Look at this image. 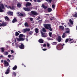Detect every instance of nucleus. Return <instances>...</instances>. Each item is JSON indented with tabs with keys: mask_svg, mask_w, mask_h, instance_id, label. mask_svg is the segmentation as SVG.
Instances as JSON below:
<instances>
[{
	"mask_svg": "<svg viewBox=\"0 0 77 77\" xmlns=\"http://www.w3.org/2000/svg\"><path fill=\"white\" fill-rule=\"evenodd\" d=\"M47 46L48 47H49L50 46V44H49L48 43H47Z\"/></svg>",
	"mask_w": 77,
	"mask_h": 77,
	"instance_id": "nucleus-49",
	"label": "nucleus"
},
{
	"mask_svg": "<svg viewBox=\"0 0 77 77\" xmlns=\"http://www.w3.org/2000/svg\"><path fill=\"white\" fill-rule=\"evenodd\" d=\"M42 20H40L38 21V22H42Z\"/></svg>",
	"mask_w": 77,
	"mask_h": 77,
	"instance_id": "nucleus-55",
	"label": "nucleus"
},
{
	"mask_svg": "<svg viewBox=\"0 0 77 77\" xmlns=\"http://www.w3.org/2000/svg\"><path fill=\"white\" fill-rule=\"evenodd\" d=\"M44 27L46 29L49 30L50 31H52V29L51 27V25L50 24H45L44 25Z\"/></svg>",
	"mask_w": 77,
	"mask_h": 77,
	"instance_id": "nucleus-2",
	"label": "nucleus"
},
{
	"mask_svg": "<svg viewBox=\"0 0 77 77\" xmlns=\"http://www.w3.org/2000/svg\"><path fill=\"white\" fill-rule=\"evenodd\" d=\"M32 14V15H38V14H39L37 12H36L35 11H32L31 12Z\"/></svg>",
	"mask_w": 77,
	"mask_h": 77,
	"instance_id": "nucleus-8",
	"label": "nucleus"
},
{
	"mask_svg": "<svg viewBox=\"0 0 77 77\" xmlns=\"http://www.w3.org/2000/svg\"><path fill=\"white\" fill-rule=\"evenodd\" d=\"M33 33V32L32 31H30L29 32V34L30 35H32Z\"/></svg>",
	"mask_w": 77,
	"mask_h": 77,
	"instance_id": "nucleus-38",
	"label": "nucleus"
},
{
	"mask_svg": "<svg viewBox=\"0 0 77 77\" xmlns=\"http://www.w3.org/2000/svg\"><path fill=\"white\" fill-rule=\"evenodd\" d=\"M15 22H17V20L16 19V18L14 17L12 21V23H15Z\"/></svg>",
	"mask_w": 77,
	"mask_h": 77,
	"instance_id": "nucleus-18",
	"label": "nucleus"
},
{
	"mask_svg": "<svg viewBox=\"0 0 77 77\" xmlns=\"http://www.w3.org/2000/svg\"><path fill=\"white\" fill-rule=\"evenodd\" d=\"M16 48H20V45L17 44V43H16Z\"/></svg>",
	"mask_w": 77,
	"mask_h": 77,
	"instance_id": "nucleus-28",
	"label": "nucleus"
},
{
	"mask_svg": "<svg viewBox=\"0 0 77 77\" xmlns=\"http://www.w3.org/2000/svg\"><path fill=\"white\" fill-rule=\"evenodd\" d=\"M32 4H31V3L29 2H28L26 3V7H27L28 6H30Z\"/></svg>",
	"mask_w": 77,
	"mask_h": 77,
	"instance_id": "nucleus-15",
	"label": "nucleus"
},
{
	"mask_svg": "<svg viewBox=\"0 0 77 77\" xmlns=\"http://www.w3.org/2000/svg\"><path fill=\"white\" fill-rule=\"evenodd\" d=\"M1 50H2V52H4V51H5V50L4 49V48H1Z\"/></svg>",
	"mask_w": 77,
	"mask_h": 77,
	"instance_id": "nucleus-44",
	"label": "nucleus"
},
{
	"mask_svg": "<svg viewBox=\"0 0 77 77\" xmlns=\"http://www.w3.org/2000/svg\"><path fill=\"white\" fill-rule=\"evenodd\" d=\"M49 35L50 36V37H52V36L51 35H52V32H49Z\"/></svg>",
	"mask_w": 77,
	"mask_h": 77,
	"instance_id": "nucleus-39",
	"label": "nucleus"
},
{
	"mask_svg": "<svg viewBox=\"0 0 77 77\" xmlns=\"http://www.w3.org/2000/svg\"><path fill=\"white\" fill-rule=\"evenodd\" d=\"M59 29H61L62 30H64V27L62 26H60L59 27Z\"/></svg>",
	"mask_w": 77,
	"mask_h": 77,
	"instance_id": "nucleus-22",
	"label": "nucleus"
},
{
	"mask_svg": "<svg viewBox=\"0 0 77 77\" xmlns=\"http://www.w3.org/2000/svg\"><path fill=\"white\" fill-rule=\"evenodd\" d=\"M5 19L6 20V21H9V19L8 16H6L5 17Z\"/></svg>",
	"mask_w": 77,
	"mask_h": 77,
	"instance_id": "nucleus-25",
	"label": "nucleus"
},
{
	"mask_svg": "<svg viewBox=\"0 0 77 77\" xmlns=\"http://www.w3.org/2000/svg\"><path fill=\"white\" fill-rule=\"evenodd\" d=\"M47 39H48V40H53V39H51L50 38H48Z\"/></svg>",
	"mask_w": 77,
	"mask_h": 77,
	"instance_id": "nucleus-50",
	"label": "nucleus"
},
{
	"mask_svg": "<svg viewBox=\"0 0 77 77\" xmlns=\"http://www.w3.org/2000/svg\"><path fill=\"white\" fill-rule=\"evenodd\" d=\"M65 29L66 30V31L64 33H63L62 36L63 38H65L66 35L65 34H66V33H69V32H70V29L69 28H66Z\"/></svg>",
	"mask_w": 77,
	"mask_h": 77,
	"instance_id": "nucleus-1",
	"label": "nucleus"
},
{
	"mask_svg": "<svg viewBox=\"0 0 77 77\" xmlns=\"http://www.w3.org/2000/svg\"><path fill=\"white\" fill-rule=\"evenodd\" d=\"M19 35H20V34L18 32H15V35L16 36H18Z\"/></svg>",
	"mask_w": 77,
	"mask_h": 77,
	"instance_id": "nucleus-33",
	"label": "nucleus"
},
{
	"mask_svg": "<svg viewBox=\"0 0 77 77\" xmlns=\"http://www.w3.org/2000/svg\"><path fill=\"white\" fill-rule=\"evenodd\" d=\"M57 48L58 50H62L63 48V46H62V44L61 43L58 44L56 47Z\"/></svg>",
	"mask_w": 77,
	"mask_h": 77,
	"instance_id": "nucleus-3",
	"label": "nucleus"
},
{
	"mask_svg": "<svg viewBox=\"0 0 77 77\" xmlns=\"http://www.w3.org/2000/svg\"><path fill=\"white\" fill-rule=\"evenodd\" d=\"M42 37H44V38H45V37H46V36L44 35L43 34H42Z\"/></svg>",
	"mask_w": 77,
	"mask_h": 77,
	"instance_id": "nucleus-46",
	"label": "nucleus"
},
{
	"mask_svg": "<svg viewBox=\"0 0 77 77\" xmlns=\"http://www.w3.org/2000/svg\"><path fill=\"white\" fill-rule=\"evenodd\" d=\"M30 30V28H26L25 29H23V32L24 33H26L27 32H29Z\"/></svg>",
	"mask_w": 77,
	"mask_h": 77,
	"instance_id": "nucleus-11",
	"label": "nucleus"
},
{
	"mask_svg": "<svg viewBox=\"0 0 77 77\" xmlns=\"http://www.w3.org/2000/svg\"><path fill=\"white\" fill-rule=\"evenodd\" d=\"M29 19L31 21H33V18H30Z\"/></svg>",
	"mask_w": 77,
	"mask_h": 77,
	"instance_id": "nucleus-51",
	"label": "nucleus"
},
{
	"mask_svg": "<svg viewBox=\"0 0 77 77\" xmlns=\"http://www.w3.org/2000/svg\"><path fill=\"white\" fill-rule=\"evenodd\" d=\"M57 41L58 42H60L62 41V38H61V36H60L59 35L58 36Z\"/></svg>",
	"mask_w": 77,
	"mask_h": 77,
	"instance_id": "nucleus-10",
	"label": "nucleus"
},
{
	"mask_svg": "<svg viewBox=\"0 0 77 77\" xmlns=\"http://www.w3.org/2000/svg\"><path fill=\"white\" fill-rule=\"evenodd\" d=\"M61 24L62 25H64V23H62Z\"/></svg>",
	"mask_w": 77,
	"mask_h": 77,
	"instance_id": "nucleus-62",
	"label": "nucleus"
},
{
	"mask_svg": "<svg viewBox=\"0 0 77 77\" xmlns=\"http://www.w3.org/2000/svg\"><path fill=\"white\" fill-rule=\"evenodd\" d=\"M34 30L36 33H38L39 32V29L38 28H35Z\"/></svg>",
	"mask_w": 77,
	"mask_h": 77,
	"instance_id": "nucleus-17",
	"label": "nucleus"
},
{
	"mask_svg": "<svg viewBox=\"0 0 77 77\" xmlns=\"http://www.w3.org/2000/svg\"><path fill=\"white\" fill-rule=\"evenodd\" d=\"M41 7L42 8H44V9H47V7L45 6V5H44V4H42Z\"/></svg>",
	"mask_w": 77,
	"mask_h": 77,
	"instance_id": "nucleus-20",
	"label": "nucleus"
},
{
	"mask_svg": "<svg viewBox=\"0 0 77 77\" xmlns=\"http://www.w3.org/2000/svg\"><path fill=\"white\" fill-rule=\"evenodd\" d=\"M7 25V23L6 22H5L4 21H2V24L0 23V27H5V26H6Z\"/></svg>",
	"mask_w": 77,
	"mask_h": 77,
	"instance_id": "nucleus-5",
	"label": "nucleus"
},
{
	"mask_svg": "<svg viewBox=\"0 0 77 77\" xmlns=\"http://www.w3.org/2000/svg\"><path fill=\"white\" fill-rule=\"evenodd\" d=\"M29 0H25V1H26V2H29Z\"/></svg>",
	"mask_w": 77,
	"mask_h": 77,
	"instance_id": "nucleus-63",
	"label": "nucleus"
},
{
	"mask_svg": "<svg viewBox=\"0 0 77 77\" xmlns=\"http://www.w3.org/2000/svg\"><path fill=\"white\" fill-rule=\"evenodd\" d=\"M34 2H38V3H40V2H41V1L40 0H37V1L36 0H34Z\"/></svg>",
	"mask_w": 77,
	"mask_h": 77,
	"instance_id": "nucleus-32",
	"label": "nucleus"
},
{
	"mask_svg": "<svg viewBox=\"0 0 77 77\" xmlns=\"http://www.w3.org/2000/svg\"><path fill=\"white\" fill-rule=\"evenodd\" d=\"M23 9L25 11H26L27 12H29V11H30V8H25L23 7Z\"/></svg>",
	"mask_w": 77,
	"mask_h": 77,
	"instance_id": "nucleus-7",
	"label": "nucleus"
},
{
	"mask_svg": "<svg viewBox=\"0 0 77 77\" xmlns=\"http://www.w3.org/2000/svg\"><path fill=\"white\" fill-rule=\"evenodd\" d=\"M4 65L5 67L6 66H8L9 65V63L7 61L5 60L4 61Z\"/></svg>",
	"mask_w": 77,
	"mask_h": 77,
	"instance_id": "nucleus-6",
	"label": "nucleus"
},
{
	"mask_svg": "<svg viewBox=\"0 0 77 77\" xmlns=\"http://www.w3.org/2000/svg\"><path fill=\"white\" fill-rule=\"evenodd\" d=\"M18 8H21V5L20 3H18L17 5Z\"/></svg>",
	"mask_w": 77,
	"mask_h": 77,
	"instance_id": "nucleus-29",
	"label": "nucleus"
},
{
	"mask_svg": "<svg viewBox=\"0 0 77 77\" xmlns=\"http://www.w3.org/2000/svg\"><path fill=\"white\" fill-rule=\"evenodd\" d=\"M2 9H5V7L3 4H0V12H3L4 11Z\"/></svg>",
	"mask_w": 77,
	"mask_h": 77,
	"instance_id": "nucleus-4",
	"label": "nucleus"
},
{
	"mask_svg": "<svg viewBox=\"0 0 77 77\" xmlns=\"http://www.w3.org/2000/svg\"><path fill=\"white\" fill-rule=\"evenodd\" d=\"M63 45H65V44H62V46H63Z\"/></svg>",
	"mask_w": 77,
	"mask_h": 77,
	"instance_id": "nucleus-59",
	"label": "nucleus"
},
{
	"mask_svg": "<svg viewBox=\"0 0 77 77\" xmlns=\"http://www.w3.org/2000/svg\"><path fill=\"white\" fill-rule=\"evenodd\" d=\"M69 22L70 24H72V25H73V21H72L71 19H70L69 20Z\"/></svg>",
	"mask_w": 77,
	"mask_h": 77,
	"instance_id": "nucleus-31",
	"label": "nucleus"
},
{
	"mask_svg": "<svg viewBox=\"0 0 77 77\" xmlns=\"http://www.w3.org/2000/svg\"><path fill=\"white\" fill-rule=\"evenodd\" d=\"M41 19V17H38L37 19V20H40Z\"/></svg>",
	"mask_w": 77,
	"mask_h": 77,
	"instance_id": "nucleus-48",
	"label": "nucleus"
},
{
	"mask_svg": "<svg viewBox=\"0 0 77 77\" xmlns=\"http://www.w3.org/2000/svg\"><path fill=\"white\" fill-rule=\"evenodd\" d=\"M24 45H23V44H22V43H21V44L20 45V49H24Z\"/></svg>",
	"mask_w": 77,
	"mask_h": 77,
	"instance_id": "nucleus-12",
	"label": "nucleus"
},
{
	"mask_svg": "<svg viewBox=\"0 0 77 77\" xmlns=\"http://www.w3.org/2000/svg\"><path fill=\"white\" fill-rule=\"evenodd\" d=\"M1 62L2 63H3V60H2L1 61Z\"/></svg>",
	"mask_w": 77,
	"mask_h": 77,
	"instance_id": "nucleus-57",
	"label": "nucleus"
},
{
	"mask_svg": "<svg viewBox=\"0 0 77 77\" xmlns=\"http://www.w3.org/2000/svg\"><path fill=\"white\" fill-rule=\"evenodd\" d=\"M47 45H46V44H45L43 45V47H46Z\"/></svg>",
	"mask_w": 77,
	"mask_h": 77,
	"instance_id": "nucleus-45",
	"label": "nucleus"
},
{
	"mask_svg": "<svg viewBox=\"0 0 77 77\" xmlns=\"http://www.w3.org/2000/svg\"><path fill=\"white\" fill-rule=\"evenodd\" d=\"M48 12H51V11H52V9L51 8H48Z\"/></svg>",
	"mask_w": 77,
	"mask_h": 77,
	"instance_id": "nucleus-23",
	"label": "nucleus"
},
{
	"mask_svg": "<svg viewBox=\"0 0 77 77\" xmlns=\"http://www.w3.org/2000/svg\"><path fill=\"white\" fill-rule=\"evenodd\" d=\"M15 9V6H12V7H11V9H12V10L13 9Z\"/></svg>",
	"mask_w": 77,
	"mask_h": 77,
	"instance_id": "nucleus-42",
	"label": "nucleus"
},
{
	"mask_svg": "<svg viewBox=\"0 0 77 77\" xmlns=\"http://www.w3.org/2000/svg\"><path fill=\"white\" fill-rule=\"evenodd\" d=\"M17 14L19 16H20V17H23L24 15L23 14L21 13H17Z\"/></svg>",
	"mask_w": 77,
	"mask_h": 77,
	"instance_id": "nucleus-19",
	"label": "nucleus"
},
{
	"mask_svg": "<svg viewBox=\"0 0 77 77\" xmlns=\"http://www.w3.org/2000/svg\"><path fill=\"white\" fill-rule=\"evenodd\" d=\"M72 40H74V39H71L70 38H66L65 42L66 43H67V42H68V41H69V42H70V41H72Z\"/></svg>",
	"mask_w": 77,
	"mask_h": 77,
	"instance_id": "nucleus-9",
	"label": "nucleus"
},
{
	"mask_svg": "<svg viewBox=\"0 0 77 77\" xmlns=\"http://www.w3.org/2000/svg\"><path fill=\"white\" fill-rule=\"evenodd\" d=\"M25 26L26 27H28L29 26V25L27 22L25 23Z\"/></svg>",
	"mask_w": 77,
	"mask_h": 77,
	"instance_id": "nucleus-35",
	"label": "nucleus"
},
{
	"mask_svg": "<svg viewBox=\"0 0 77 77\" xmlns=\"http://www.w3.org/2000/svg\"><path fill=\"white\" fill-rule=\"evenodd\" d=\"M3 57V55H1V56H0V58H1V57Z\"/></svg>",
	"mask_w": 77,
	"mask_h": 77,
	"instance_id": "nucleus-60",
	"label": "nucleus"
},
{
	"mask_svg": "<svg viewBox=\"0 0 77 77\" xmlns=\"http://www.w3.org/2000/svg\"><path fill=\"white\" fill-rule=\"evenodd\" d=\"M12 74L13 75H14V76H16V75H17V73L15 72H13Z\"/></svg>",
	"mask_w": 77,
	"mask_h": 77,
	"instance_id": "nucleus-37",
	"label": "nucleus"
},
{
	"mask_svg": "<svg viewBox=\"0 0 77 77\" xmlns=\"http://www.w3.org/2000/svg\"><path fill=\"white\" fill-rule=\"evenodd\" d=\"M11 60L12 59H14V56H12L11 57Z\"/></svg>",
	"mask_w": 77,
	"mask_h": 77,
	"instance_id": "nucleus-43",
	"label": "nucleus"
},
{
	"mask_svg": "<svg viewBox=\"0 0 77 77\" xmlns=\"http://www.w3.org/2000/svg\"><path fill=\"white\" fill-rule=\"evenodd\" d=\"M26 41H28V38H26Z\"/></svg>",
	"mask_w": 77,
	"mask_h": 77,
	"instance_id": "nucleus-58",
	"label": "nucleus"
},
{
	"mask_svg": "<svg viewBox=\"0 0 77 77\" xmlns=\"http://www.w3.org/2000/svg\"><path fill=\"white\" fill-rule=\"evenodd\" d=\"M25 39V38H20L18 39V41H24V40Z\"/></svg>",
	"mask_w": 77,
	"mask_h": 77,
	"instance_id": "nucleus-21",
	"label": "nucleus"
},
{
	"mask_svg": "<svg viewBox=\"0 0 77 77\" xmlns=\"http://www.w3.org/2000/svg\"><path fill=\"white\" fill-rule=\"evenodd\" d=\"M23 36L24 35L23 34H20L19 36V38H23Z\"/></svg>",
	"mask_w": 77,
	"mask_h": 77,
	"instance_id": "nucleus-27",
	"label": "nucleus"
},
{
	"mask_svg": "<svg viewBox=\"0 0 77 77\" xmlns=\"http://www.w3.org/2000/svg\"><path fill=\"white\" fill-rule=\"evenodd\" d=\"M56 6V5L54 4H53L52 5V7L53 9H54V8H55V7Z\"/></svg>",
	"mask_w": 77,
	"mask_h": 77,
	"instance_id": "nucleus-41",
	"label": "nucleus"
},
{
	"mask_svg": "<svg viewBox=\"0 0 77 77\" xmlns=\"http://www.w3.org/2000/svg\"><path fill=\"white\" fill-rule=\"evenodd\" d=\"M38 42L39 43H40V44H42L44 42V41H43L42 39L40 38Z\"/></svg>",
	"mask_w": 77,
	"mask_h": 77,
	"instance_id": "nucleus-16",
	"label": "nucleus"
},
{
	"mask_svg": "<svg viewBox=\"0 0 77 77\" xmlns=\"http://www.w3.org/2000/svg\"><path fill=\"white\" fill-rule=\"evenodd\" d=\"M11 53H14V51L11 50Z\"/></svg>",
	"mask_w": 77,
	"mask_h": 77,
	"instance_id": "nucleus-54",
	"label": "nucleus"
},
{
	"mask_svg": "<svg viewBox=\"0 0 77 77\" xmlns=\"http://www.w3.org/2000/svg\"><path fill=\"white\" fill-rule=\"evenodd\" d=\"M42 32H46V30H45V28H42Z\"/></svg>",
	"mask_w": 77,
	"mask_h": 77,
	"instance_id": "nucleus-36",
	"label": "nucleus"
},
{
	"mask_svg": "<svg viewBox=\"0 0 77 77\" xmlns=\"http://www.w3.org/2000/svg\"><path fill=\"white\" fill-rule=\"evenodd\" d=\"M10 68L8 67V69H7V71L5 72V74H8L9 73V71H10Z\"/></svg>",
	"mask_w": 77,
	"mask_h": 77,
	"instance_id": "nucleus-13",
	"label": "nucleus"
},
{
	"mask_svg": "<svg viewBox=\"0 0 77 77\" xmlns=\"http://www.w3.org/2000/svg\"><path fill=\"white\" fill-rule=\"evenodd\" d=\"M8 54H9L8 52H5V53H4V55L5 56H7V55H8Z\"/></svg>",
	"mask_w": 77,
	"mask_h": 77,
	"instance_id": "nucleus-40",
	"label": "nucleus"
},
{
	"mask_svg": "<svg viewBox=\"0 0 77 77\" xmlns=\"http://www.w3.org/2000/svg\"><path fill=\"white\" fill-rule=\"evenodd\" d=\"M50 20H51V21H52V20H53L52 19V18H50Z\"/></svg>",
	"mask_w": 77,
	"mask_h": 77,
	"instance_id": "nucleus-64",
	"label": "nucleus"
},
{
	"mask_svg": "<svg viewBox=\"0 0 77 77\" xmlns=\"http://www.w3.org/2000/svg\"><path fill=\"white\" fill-rule=\"evenodd\" d=\"M73 16L74 17H77V13L75 12L73 15Z\"/></svg>",
	"mask_w": 77,
	"mask_h": 77,
	"instance_id": "nucleus-24",
	"label": "nucleus"
},
{
	"mask_svg": "<svg viewBox=\"0 0 77 77\" xmlns=\"http://www.w3.org/2000/svg\"><path fill=\"white\" fill-rule=\"evenodd\" d=\"M7 60L8 61V62H10V60H9V59H8Z\"/></svg>",
	"mask_w": 77,
	"mask_h": 77,
	"instance_id": "nucleus-56",
	"label": "nucleus"
},
{
	"mask_svg": "<svg viewBox=\"0 0 77 77\" xmlns=\"http://www.w3.org/2000/svg\"><path fill=\"white\" fill-rule=\"evenodd\" d=\"M57 44V42H54L52 43V45H56Z\"/></svg>",
	"mask_w": 77,
	"mask_h": 77,
	"instance_id": "nucleus-30",
	"label": "nucleus"
},
{
	"mask_svg": "<svg viewBox=\"0 0 77 77\" xmlns=\"http://www.w3.org/2000/svg\"><path fill=\"white\" fill-rule=\"evenodd\" d=\"M7 8H8V9H11V6H8L7 7Z\"/></svg>",
	"mask_w": 77,
	"mask_h": 77,
	"instance_id": "nucleus-47",
	"label": "nucleus"
},
{
	"mask_svg": "<svg viewBox=\"0 0 77 77\" xmlns=\"http://www.w3.org/2000/svg\"><path fill=\"white\" fill-rule=\"evenodd\" d=\"M47 50V49H42V50H43V51H46Z\"/></svg>",
	"mask_w": 77,
	"mask_h": 77,
	"instance_id": "nucleus-53",
	"label": "nucleus"
},
{
	"mask_svg": "<svg viewBox=\"0 0 77 77\" xmlns=\"http://www.w3.org/2000/svg\"><path fill=\"white\" fill-rule=\"evenodd\" d=\"M17 68V66L15 65L12 68L13 70H16Z\"/></svg>",
	"mask_w": 77,
	"mask_h": 77,
	"instance_id": "nucleus-26",
	"label": "nucleus"
},
{
	"mask_svg": "<svg viewBox=\"0 0 77 77\" xmlns=\"http://www.w3.org/2000/svg\"><path fill=\"white\" fill-rule=\"evenodd\" d=\"M7 14L10 15V16H13V12H12L9 11L7 12Z\"/></svg>",
	"mask_w": 77,
	"mask_h": 77,
	"instance_id": "nucleus-14",
	"label": "nucleus"
},
{
	"mask_svg": "<svg viewBox=\"0 0 77 77\" xmlns=\"http://www.w3.org/2000/svg\"><path fill=\"white\" fill-rule=\"evenodd\" d=\"M46 2H49L50 3H51V2H52V0H45Z\"/></svg>",
	"mask_w": 77,
	"mask_h": 77,
	"instance_id": "nucleus-34",
	"label": "nucleus"
},
{
	"mask_svg": "<svg viewBox=\"0 0 77 77\" xmlns=\"http://www.w3.org/2000/svg\"><path fill=\"white\" fill-rule=\"evenodd\" d=\"M73 41H72L71 42H69V43L70 44H71V43H73Z\"/></svg>",
	"mask_w": 77,
	"mask_h": 77,
	"instance_id": "nucleus-61",
	"label": "nucleus"
},
{
	"mask_svg": "<svg viewBox=\"0 0 77 77\" xmlns=\"http://www.w3.org/2000/svg\"><path fill=\"white\" fill-rule=\"evenodd\" d=\"M8 57H9V58H10V57H11V55H8Z\"/></svg>",
	"mask_w": 77,
	"mask_h": 77,
	"instance_id": "nucleus-52",
	"label": "nucleus"
}]
</instances>
